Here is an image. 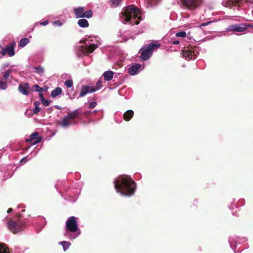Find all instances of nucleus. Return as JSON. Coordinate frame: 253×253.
<instances>
[{"label": "nucleus", "instance_id": "nucleus-44", "mask_svg": "<svg viewBox=\"0 0 253 253\" xmlns=\"http://www.w3.org/2000/svg\"><path fill=\"white\" fill-rule=\"evenodd\" d=\"M212 22V21H208L207 22H205V23H202L200 25V27L201 28L202 27H204V26H208L209 25H210L211 23Z\"/></svg>", "mask_w": 253, "mask_h": 253}, {"label": "nucleus", "instance_id": "nucleus-19", "mask_svg": "<svg viewBox=\"0 0 253 253\" xmlns=\"http://www.w3.org/2000/svg\"><path fill=\"white\" fill-rule=\"evenodd\" d=\"M126 32L120 30L117 34V42H126L128 40V37L126 34Z\"/></svg>", "mask_w": 253, "mask_h": 253}, {"label": "nucleus", "instance_id": "nucleus-30", "mask_svg": "<svg viewBox=\"0 0 253 253\" xmlns=\"http://www.w3.org/2000/svg\"><path fill=\"white\" fill-rule=\"evenodd\" d=\"M34 69H35L36 73H37L38 74L40 75L44 73V69L41 66L35 67Z\"/></svg>", "mask_w": 253, "mask_h": 253}, {"label": "nucleus", "instance_id": "nucleus-7", "mask_svg": "<svg viewBox=\"0 0 253 253\" xmlns=\"http://www.w3.org/2000/svg\"><path fill=\"white\" fill-rule=\"evenodd\" d=\"M8 229L14 234L22 231L25 228V223L22 220L17 221L10 220L7 222Z\"/></svg>", "mask_w": 253, "mask_h": 253}, {"label": "nucleus", "instance_id": "nucleus-22", "mask_svg": "<svg viewBox=\"0 0 253 253\" xmlns=\"http://www.w3.org/2000/svg\"><path fill=\"white\" fill-rule=\"evenodd\" d=\"M102 77L104 78L105 81L107 82L110 81L113 79L114 72L110 70L105 71L102 75Z\"/></svg>", "mask_w": 253, "mask_h": 253}, {"label": "nucleus", "instance_id": "nucleus-50", "mask_svg": "<svg viewBox=\"0 0 253 253\" xmlns=\"http://www.w3.org/2000/svg\"><path fill=\"white\" fill-rule=\"evenodd\" d=\"M40 104V102L39 101H36L34 102V105H35V107H36V106L39 107Z\"/></svg>", "mask_w": 253, "mask_h": 253}, {"label": "nucleus", "instance_id": "nucleus-23", "mask_svg": "<svg viewBox=\"0 0 253 253\" xmlns=\"http://www.w3.org/2000/svg\"><path fill=\"white\" fill-rule=\"evenodd\" d=\"M134 112L132 110H128L124 114V119L126 121H129L133 116Z\"/></svg>", "mask_w": 253, "mask_h": 253}, {"label": "nucleus", "instance_id": "nucleus-41", "mask_svg": "<svg viewBox=\"0 0 253 253\" xmlns=\"http://www.w3.org/2000/svg\"><path fill=\"white\" fill-rule=\"evenodd\" d=\"M41 102L44 106H48L50 103V102L49 100L45 98L42 101H41Z\"/></svg>", "mask_w": 253, "mask_h": 253}, {"label": "nucleus", "instance_id": "nucleus-17", "mask_svg": "<svg viewBox=\"0 0 253 253\" xmlns=\"http://www.w3.org/2000/svg\"><path fill=\"white\" fill-rule=\"evenodd\" d=\"M42 140V137L39 135V133L38 132H34V133H32L30 136L29 139H26V141H34L33 142H32V145H36L39 142H40Z\"/></svg>", "mask_w": 253, "mask_h": 253}, {"label": "nucleus", "instance_id": "nucleus-8", "mask_svg": "<svg viewBox=\"0 0 253 253\" xmlns=\"http://www.w3.org/2000/svg\"><path fill=\"white\" fill-rule=\"evenodd\" d=\"M73 12L76 18H86L89 19L93 16V12L91 9L85 11V8L83 6L74 8Z\"/></svg>", "mask_w": 253, "mask_h": 253}, {"label": "nucleus", "instance_id": "nucleus-60", "mask_svg": "<svg viewBox=\"0 0 253 253\" xmlns=\"http://www.w3.org/2000/svg\"><path fill=\"white\" fill-rule=\"evenodd\" d=\"M55 186L56 189H57V190L58 191V188H57V185L56 184Z\"/></svg>", "mask_w": 253, "mask_h": 253}, {"label": "nucleus", "instance_id": "nucleus-5", "mask_svg": "<svg viewBox=\"0 0 253 253\" xmlns=\"http://www.w3.org/2000/svg\"><path fill=\"white\" fill-rule=\"evenodd\" d=\"M80 42L85 43V45H80L77 47L76 53L78 58H82L84 56L87 55L89 53H92L98 46L97 44L86 43V41L84 42L83 40L81 41Z\"/></svg>", "mask_w": 253, "mask_h": 253}, {"label": "nucleus", "instance_id": "nucleus-33", "mask_svg": "<svg viewBox=\"0 0 253 253\" xmlns=\"http://www.w3.org/2000/svg\"><path fill=\"white\" fill-rule=\"evenodd\" d=\"M238 208L244 206L245 204V200L244 199L241 198L238 200L237 202Z\"/></svg>", "mask_w": 253, "mask_h": 253}, {"label": "nucleus", "instance_id": "nucleus-49", "mask_svg": "<svg viewBox=\"0 0 253 253\" xmlns=\"http://www.w3.org/2000/svg\"><path fill=\"white\" fill-rule=\"evenodd\" d=\"M171 43H172V44H174H174H179V42H179V41H178V40H173V41H171Z\"/></svg>", "mask_w": 253, "mask_h": 253}, {"label": "nucleus", "instance_id": "nucleus-55", "mask_svg": "<svg viewBox=\"0 0 253 253\" xmlns=\"http://www.w3.org/2000/svg\"><path fill=\"white\" fill-rule=\"evenodd\" d=\"M234 1L236 3H239L241 2L242 0H234Z\"/></svg>", "mask_w": 253, "mask_h": 253}, {"label": "nucleus", "instance_id": "nucleus-39", "mask_svg": "<svg viewBox=\"0 0 253 253\" xmlns=\"http://www.w3.org/2000/svg\"><path fill=\"white\" fill-rule=\"evenodd\" d=\"M12 176V174L10 173L8 174H4V175L3 176V178H2L1 180L3 181H5V180L11 178Z\"/></svg>", "mask_w": 253, "mask_h": 253}, {"label": "nucleus", "instance_id": "nucleus-21", "mask_svg": "<svg viewBox=\"0 0 253 253\" xmlns=\"http://www.w3.org/2000/svg\"><path fill=\"white\" fill-rule=\"evenodd\" d=\"M81 114H84V113L80 111L79 109H76L71 112L70 113H68L67 115L69 116V118L72 121H76L75 119H77L79 116Z\"/></svg>", "mask_w": 253, "mask_h": 253}, {"label": "nucleus", "instance_id": "nucleus-46", "mask_svg": "<svg viewBox=\"0 0 253 253\" xmlns=\"http://www.w3.org/2000/svg\"><path fill=\"white\" fill-rule=\"evenodd\" d=\"M49 23V21L47 20H44L43 22H42L40 23V25L42 26H46Z\"/></svg>", "mask_w": 253, "mask_h": 253}, {"label": "nucleus", "instance_id": "nucleus-34", "mask_svg": "<svg viewBox=\"0 0 253 253\" xmlns=\"http://www.w3.org/2000/svg\"><path fill=\"white\" fill-rule=\"evenodd\" d=\"M175 36L178 37L184 38L186 36V34L185 31H181L176 33Z\"/></svg>", "mask_w": 253, "mask_h": 253}, {"label": "nucleus", "instance_id": "nucleus-10", "mask_svg": "<svg viewBox=\"0 0 253 253\" xmlns=\"http://www.w3.org/2000/svg\"><path fill=\"white\" fill-rule=\"evenodd\" d=\"M250 27H252V26L249 24H247L245 23H241L238 24H233L230 25L226 29V31L242 32L248 29V28Z\"/></svg>", "mask_w": 253, "mask_h": 253}, {"label": "nucleus", "instance_id": "nucleus-36", "mask_svg": "<svg viewBox=\"0 0 253 253\" xmlns=\"http://www.w3.org/2000/svg\"><path fill=\"white\" fill-rule=\"evenodd\" d=\"M7 87V83L5 82L0 81V89L4 90Z\"/></svg>", "mask_w": 253, "mask_h": 253}, {"label": "nucleus", "instance_id": "nucleus-9", "mask_svg": "<svg viewBox=\"0 0 253 253\" xmlns=\"http://www.w3.org/2000/svg\"><path fill=\"white\" fill-rule=\"evenodd\" d=\"M198 54V51L196 47L188 46L184 47L182 50V55L186 59L190 60L195 59Z\"/></svg>", "mask_w": 253, "mask_h": 253}, {"label": "nucleus", "instance_id": "nucleus-54", "mask_svg": "<svg viewBox=\"0 0 253 253\" xmlns=\"http://www.w3.org/2000/svg\"><path fill=\"white\" fill-rule=\"evenodd\" d=\"M25 115H26L28 117H31V115H30V114L28 113V110H26V111L25 112Z\"/></svg>", "mask_w": 253, "mask_h": 253}, {"label": "nucleus", "instance_id": "nucleus-15", "mask_svg": "<svg viewBox=\"0 0 253 253\" xmlns=\"http://www.w3.org/2000/svg\"><path fill=\"white\" fill-rule=\"evenodd\" d=\"M96 89H94V86L88 85L82 86L80 94L77 98H82L85 96L88 93L94 92Z\"/></svg>", "mask_w": 253, "mask_h": 253}, {"label": "nucleus", "instance_id": "nucleus-47", "mask_svg": "<svg viewBox=\"0 0 253 253\" xmlns=\"http://www.w3.org/2000/svg\"><path fill=\"white\" fill-rule=\"evenodd\" d=\"M39 97L40 98L41 101H42L45 98L43 96V94L42 92L39 93Z\"/></svg>", "mask_w": 253, "mask_h": 253}, {"label": "nucleus", "instance_id": "nucleus-3", "mask_svg": "<svg viewBox=\"0 0 253 253\" xmlns=\"http://www.w3.org/2000/svg\"><path fill=\"white\" fill-rule=\"evenodd\" d=\"M63 235L65 238L73 241L81 234V230L78 224L77 218L74 216L69 217L66 221Z\"/></svg>", "mask_w": 253, "mask_h": 253}, {"label": "nucleus", "instance_id": "nucleus-35", "mask_svg": "<svg viewBox=\"0 0 253 253\" xmlns=\"http://www.w3.org/2000/svg\"><path fill=\"white\" fill-rule=\"evenodd\" d=\"M102 82L99 80L96 84L95 87H94V89H96V91L98 90L102 87Z\"/></svg>", "mask_w": 253, "mask_h": 253}, {"label": "nucleus", "instance_id": "nucleus-12", "mask_svg": "<svg viewBox=\"0 0 253 253\" xmlns=\"http://www.w3.org/2000/svg\"><path fill=\"white\" fill-rule=\"evenodd\" d=\"M69 117V115H65L60 121H57V124L63 128H66L71 126H75L78 124L77 121H71Z\"/></svg>", "mask_w": 253, "mask_h": 253}, {"label": "nucleus", "instance_id": "nucleus-38", "mask_svg": "<svg viewBox=\"0 0 253 253\" xmlns=\"http://www.w3.org/2000/svg\"><path fill=\"white\" fill-rule=\"evenodd\" d=\"M41 110V108L38 106L35 107L33 109L32 112L33 114H37Z\"/></svg>", "mask_w": 253, "mask_h": 253}, {"label": "nucleus", "instance_id": "nucleus-52", "mask_svg": "<svg viewBox=\"0 0 253 253\" xmlns=\"http://www.w3.org/2000/svg\"><path fill=\"white\" fill-rule=\"evenodd\" d=\"M54 107L56 109H62V108L60 106L58 105H55L54 106Z\"/></svg>", "mask_w": 253, "mask_h": 253}, {"label": "nucleus", "instance_id": "nucleus-31", "mask_svg": "<svg viewBox=\"0 0 253 253\" xmlns=\"http://www.w3.org/2000/svg\"><path fill=\"white\" fill-rule=\"evenodd\" d=\"M33 87L35 88V91L39 92V93L42 92L46 90V89H44L43 88H42V87H40L39 85H38L37 84L34 85L33 86Z\"/></svg>", "mask_w": 253, "mask_h": 253}, {"label": "nucleus", "instance_id": "nucleus-20", "mask_svg": "<svg viewBox=\"0 0 253 253\" xmlns=\"http://www.w3.org/2000/svg\"><path fill=\"white\" fill-rule=\"evenodd\" d=\"M141 66L140 63H135L131 65L128 69L127 72L131 76H134L137 74L139 72V69Z\"/></svg>", "mask_w": 253, "mask_h": 253}, {"label": "nucleus", "instance_id": "nucleus-13", "mask_svg": "<svg viewBox=\"0 0 253 253\" xmlns=\"http://www.w3.org/2000/svg\"><path fill=\"white\" fill-rule=\"evenodd\" d=\"M183 4L189 9H195L202 3L203 0H181Z\"/></svg>", "mask_w": 253, "mask_h": 253}, {"label": "nucleus", "instance_id": "nucleus-18", "mask_svg": "<svg viewBox=\"0 0 253 253\" xmlns=\"http://www.w3.org/2000/svg\"><path fill=\"white\" fill-rule=\"evenodd\" d=\"M30 84L28 83H24L20 84L18 86V90L22 94L24 95H28L29 94Z\"/></svg>", "mask_w": 253, "mask_h": 253}, {"label": "nucleus", "instance_id": "nucleus-59", "mask_svg": "<svg viewBox=\"0 0 253 253\" xmlns=\"http://www.w3.org/2000/svg\"><path fill=\"white\" fill-rule=\"evenodd\" d=\"M9 63H5V64L4 65V67H6L8 66H9Z\"/></svg>", "mask_w": 253, "mask_h": 253}, {"label": "nucleus", "instance_id": "nucleus-51", "mask_svg": "<svg viewBox=\"0 0 253 253\" xmlns=\"http://www.w3.org/2000/svg\"><path fill=\"white\" fill-rule=\"evenodd\" d=\"M121 74L120 73H115V74H114V77H113V78L115 79V78H118V76L120 75Z\"/></svg>", "mask_w": 253, "mask_h": 253}, {"label": "nucleus", "instance_id": "nucleus-40", "mask_svg": "<svg viewBox=\"0 0 253 253\" xmlns=\"http://www.w3.org/2000/svg\"><path fill=\"white\" fill-rule=\"evenodd\" d=\"M97 105L96 101H93L89 104L88 108L90 109L94 108Z\"/></svg>", "mask_w": 253, "mask_h": 253}, {"label": "nucleus", "instance_id": "nucleus-1", "mask_svg": "<svg viewBox=\"0 0 253 253\" xmlns=\"http://www.w3.org/2000/svg\"><path fill=\"white\" fill-rule=\"evenodd\" d=\"M113 183L116 192L122 196L131 197L136 189V182L127 175H119L114 179Z\"/></svg>", "mask_w": 253, "mask_h": 253}, {"label": "nucleus", "instance_id": "nucleus-11", "mask_svg": "<svg viewBox=\"0 0 253 253\" xmlns=\"http://www.w3.org/2000/svg\"><path fill=\"white\" fill-rule=\"evenodd\" d=\"M15 42H14L9 43L4 47H2L0 53L2 56H4L7 54L10 57H12L15 55L14 48L15 46Z\"/></svg>", "mask_w": 253, "mask_h": 253}, {"label": "nucleus", "instance_id": "nucleus-43", "mask_svg": "<svg viewBox=\"0 0 253 253\" xmlns=\"http://www.w3.org/2000/svg\"><path fill=\"white\" fill-rule=\"evenodd\" d=\"M70 91L71 92H73V94L72 95L69 94V97L71 99H73L75 98V97L76 96V93L74 91V90L73 89H71Z\"/></svg>", "mask_w": 253, "mask_h": 253}, {"label": "nucleus", "instance_id": "nucleus-14", "mask_svg": "<svg viewBox=\"0 0 253 253\" xmlns=\"http://www.w3.org/2000/svg\"><path fill=\"white\" fill-rule=\"evenodd\" d=\"M78 183L79 187L74 186V187L76 189L75 192H72L70 191V189H69V191H66L67 195L69 196L68 200L72 203H74L76 201L78 198V196L80 194L82 189V185H79V182Z\"/></svg>", "mask_w": 253, "mask_h": 253}, {"label": "nucleus", "instance_id": "nucleus-29", "mask_svg": "<svg viewBox=\"0 0 253 253\" xmlns=\"http://www.w3.org/2000/svg\"><path fill=\"white\" fill-rule=\"evenodd\" d=\"M121 0H110V5L113 7L120 6Z\"/></svg>", "mask_w": 253, "mask_h": 253}, {"label": "nucleus", "instance_id": "nucleus-45", "mask_svg": "<svg viewBox=\"0 0 253 253\" xmlns=\"http://www.w3.org/2000/svg\"><path fill=\"white\" fill-rule=\"evenodd\" d=\"M54 25H57L58 26H61L62 25V22L60 20H56L53 22Z\"/></svg>", "mask_w": 253, "mask_h": 253}, {"label": "nucleus", "instance_id": "nucleus-28", "mask_svg": "<svg viewBox=\"0 0 253 253\" xmlns=\"http://www.w3.org/2000/svg\"><path fill=\"white\" fill-rule=\"evenodd\" d=\"M235 202H236V199L232 198V201L231 202L230 204L228 206L229 209L230 210L233 211L235 210V209L238 208L237 203L236 204H235Z\"/></svg>", "mask_w": 253, "mask_h": 253}, {"label": "nucleus", "instance_id": "nucleus-4", "mask_svg": "<svg viewBox=\"0 0 253 253\" xmlns=\"http://www.w3.org/2000/svg\"><path fill=\"white\" fill-rule=\"evenodd\" d=\"M160 46V44L158 43L157 42H151L148 44L143 46L139 50L141 59L143 61L148 60L152 56L153 51Z\"/></svg>", "mask_w": 253, "mask_h": 253}, {"label": "nucleus", "instance_id": "nucleus-32", "mask_svg": "<svg viewBox=\"0 0 253 253\" xmlns=\"http://www.w3.org/2000/svg\"><path fill=\"white\" fill-rule=\"evenodd\" d=\"M64 84L68 88H70L73 86V82L72 80H67L64 82Z\"/></svg>", "mask_w": 253, "mask_h": 253}, {"label": "nucleus", "instance_id": "nucleus-2", "mask_svg": "<svg viewBox=\"0 0 253 253\" xmlns=\"http://www.w3.org/2000/svg\"><path fill=\"white\" fill-rule=\"evenodd\" d=\"M141 11L133 4L126 6L120 13V18L124 24L138 25L142 20Z\"/></svg>", "mask_w": 253, "mask_h": 253}, {"label": "nucleus", "instance_id": "nucleus-42", "mask_svg": "<svg viewBox=\"0 0 253 253\" xmlns=\"http://www.w3.org/2000/svg\"><path fill=\"white\" fill-rule=\"evenodd\" d=\"M10 73L7 71H6L3 75L2 78L4 79H7L9 76Z\"/></svg>", "mask_w": 253, "mask_h": 253}, {"label": "nucleus", "instance_id": "nucleus-48", "mask_svg": "<svg viewBox=\"0 0 253 253\" xmlns=\"http://www.w3.org/2000/svg\"><path fill=\"white\" fill-rule=\"evenodd\" d=\"M27 161V157H25L23 158H22L21 160H20V163L21 164H24L25 163L26 161Z\"/></svg>", "mask_w": 253, "mask_h": 253}, {"label": "nucleus", "instance_id": "nucleus-58", "mask_svg": "<svg viewBox=\"0 0 253 253\" xmlns=\"http://www.w3.org/2000/svg\"><path fill=\"white\" fill-rule=\"evenodd\" d=\"M90 37H88V38H86V39H85V40H86V41H88V42L91 41V40H90Z\"/></svg>", "mask_w": 253, "mask_h": 253}, {"label": "nucleus", "instance_id": "nucleus-26", "mask_svg": "<svg viewBox=\"0 0 253 253\" xmlns=\"http://www.w3.org/2000/svg\"><path fill=\"white\" fill-rule=\"evenodd\" d=\"M30 42V40L27 38H22L19 43H18V46L19 47H23L25 46L28 43H29Z\"/></svg>", "mask_w": 253, "mask_h": 253}, {"label": "nucleus", "instance_id": "nucleus-57", "mask_svg": "<svg viewBox=\"0 0 253 253\" xmlns=\"http://www.w3.org/2000/svg\"><path fill=\"white\" fill-rule=\"evenodd\" d=\"M9 73L13 72V70L12 68H9L8 70H7Z\"/></svg>", "mask_w": 253, "mask_h": 253}, {"label": "nucleus", "instance_id": "nucleus-16", "mask_svg": "<svg viewBox=\"0 0 253 253\" xmlns=\"http://www.w3.org/2000/svg\"><path fill=\"white\" fill-rule=\"evenodd\" d=\"M46 224L45 218L43 216H39L36 223V231L40 233Z\"/></svg>", "mask_w": 253, "mask_h": 253}, {"label": "nucleus", "instance_id": "nucleus-27", "mask_svg": "<svg viewBox=\"0 0 253 253\" xmlns=\"http://www.w3.org/2000/svg\"><path fill=\"white\" fill-rule=\"evenodd\" d=\"M62 91V89L59 87H57L51 91L50 95L52 98H54L60 94Z\"/></svg>", "mask_w": 253, "mask_h": 253}, {"label": "nucleus", "instance_id": "nucleus-6", "mask_svg": "<svg viewBox=\"0 0 253 253\" xmlns=\"http://www.w3.org/2000/svg\"><path fill=\"white\" fill-rule=\"evenodd\" d=\"M246 241V239L245 237H240L236 235L230 236L228 240L230 247L235 253H241L243 251L238 246Z\"/></svg>", "mask_w": 253, "mask_h": 253}, {"label": "nucleus", "instance_id": "nucleus-24", "mask_svg": "<svg viewBox=\"0 0 253 253\" xmlns=\"http://www.w3.org/2000/svg\"><path fill=\"white\" fill-rule=\"evenodd\" d=\"M78 25L80 27L84 28H87L89 26L88 21L84 18H83L78 20Z\"/></svg>", "mask_w": 253, "mask_h": 253}, {"label": "nucleus", "instance_id": "nucleus-25", "mask_svg": "<svg viewBox=\"0 0 253 253\" xmlns=\"http://www.w3.org/2000/svg\"><path fill=\"white\" fill-rule=\"evenodd\" d=\"M59 244L62 246L63 251H66L69 247L71 246V243L69 241H63L60 242Z\"/></svg>", "mask_w": 253, "mask_h": 253}, {"label": "nucleus", "instance_id": "nucleus-37", "mask_svg": "<svg viewBox=\"0 0 253 253\" xmlns=\"http://www.w3.org/2000/svg\"><path fill=\"white\" fill-rule=\"evenodd\" d=\"M97 111H98V110H94L93 111H85V112H84V115H85L86 116H91L93 114L96 113Z\"/></svg>", "mask_w": 253, "mask_h": 253}, {"label": "nucleus", "instance_id": "nucleus-56", "mask_svg": "<svg viewBox=\"0 0 253 253\" xmlns=\"http://www.w3.org/2000/svg\"><path fill=\"white\" fill-rule=\"evenodd\" d=\"M4 247L6 249V251H7V253H10L9 251V249L6 246V245L4 244Z\"/></svg>", "mask_w": 253, "mask_h": 253}, {"label": "nucleus", "instance_id": "nucleus-53", "mask_svg": "<svg viewBox=\"0 0 253 253\" xmlns=\"http://www.w3.org/2000/svg\"><path fill=\"white\" fill-rule=\"evenodd\" d=\"M13 211V209L12 208H9L8 210H7V212L8 213H9L10 212H11L12 211Z\"/></svg>", "mask_w": 253, "mask_h": 253}]
</instances>
